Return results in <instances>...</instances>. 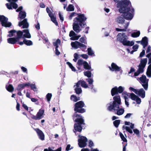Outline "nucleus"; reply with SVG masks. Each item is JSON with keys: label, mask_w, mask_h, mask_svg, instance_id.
Instances as JSON below:
<instances>
[{"label": "nucleus", "mask_w": 151, "mask_h": 151, "mask_svg": "<svg viewBox=\"0 0 151 151\" xmlns=\"http://www.w3.org/2000/svg\"><path fill=\"white\" fill-rule=\"evenodd\" d=\"M119 8V11L123 14V16L127 19L131 20L133 17L134 10L132 7L130 1L129 0H124L117 4Z\"/></svg>", "instance_id": "1"}, {"label": "nucleus", "mask_w": 151, "mask_h": 151, "mask_svg": "<svg viewBox=\"0 0 151 151\" xmlns=\"http://www.w3.org/2000/svg\"><path fill=\"white\" fill-rule=\"evenodd\" d=\"M86 19V18L84 14H78V16L74 19L73 29L76 32L78 33L81 30L79 25L82 28L84 27Z\"/></svg>", "instance_id": "2"}, {"label": "nucleus", "mask_w": 151, "mask_h": 151, "mask_svg": "<svg viewBox=\"0 0 151 151\" xmlns=\"http://www.w3.org/2000/svg\"><path fill=\"white\" fill-rule=\"evenodd\" d=\"M114 101L107 105L108 109L110 111L112 110L115 111L119 108V105L121 104V100L120 96L116 95L113 97Z\"/></svg>", "instance_id": "3"}, {"label": "nucleus", "mask_w": 151, "mask_h": 151, "mask_svg": "<svg viewBox=\"0 0 151 151\" xmlns=\"http://www.w3.org/2000/svg\"><path fill=\"white\" fill-rule=\"evenodd\" d=\"M127 36L124 33H120L117 36V40L121 42L124 45L132 46L133 45L134 42L133 41H130L127 40Z\"/></svg>", "instance_id": "4"}, {"label": "nucleus", "mask_w": 151, "mask_h": 151, "mask_svg": "<svg viewBox=\"0 0 151 151\" xmlns=\"http://www.w3.org/2000/svg\"><path fill=\"white\" fill-rule=\"evenodd\" d=\"M73 116L77 118L75 120V122L78 123V124H75L74 126L75 130L76 131L80 132L82 129V128L80 124H83L84 120L81 118L80 115H78L75 113L74 114Z\"/></svg>", "instance_id": "5"}, {"label": "nucleus", "mask_w": 151, "mask_h": 151, "mask_svg": "<svg viewBox=\"0 0 151 151\" xmlns=\"http://www.w3.org/2000/svg\"><path fill=\"white\" fill-rule=\"evenodd\" d=\"M147 62V58L142 59L140 60V63L139 65V68L138 70L134 73L135 76H138L140 73L143 72L144 68L145 67Z\"/></svg>", "instance_id": "6"}, {"label": "nucleus", "mask_w": 151, "mask_h": 151, "mask_svg": "<svg viewBox=\"0 0 151 151\" xmlns=\"http://www.w3.org/2000/svg\"><path fill=\"white\" fill-rule=\"evenodd\" d=\"M84 104L82 101H80L76 103L74 111H76V112L80 113H83L85 111L84 109L81 108L83 107Z\"/></svg>", "instance_id": "7"}, {"label": "nucleus", "mask_w": 151, "mask_h": 151, "mask_svg": "<svg viewBox=\"0 0 151 151\" xmlns=\"http://www.w3.org/2000/svg\"><path fill=\"white\" fill-rule=\"evenodd\" d=\"M79 138L78 139V144L81 148L84 147L86 145V142L87 141V138L84 136H78Z\"/></svg>", "instance_id": "8"}, {"label": "nucleus", "mask_w": 151, "mask_h": 151, "mask_svg": "<svg viewBox=\"0 0 151 151\" xmlns=\"http://www.w3.org/2000/svg\"><path fill=\"white\" fill-rule=\"evenodd\" d=\"M124 89V87L122 86H119L118 88L116 86L111 89V94L112 96H113L117 94L118 93H121L123 91Z\"/></svg>", "instance_id": "9"}, {"label": "nucleus", "mask_w": 151, "mask_h": 151, "mask_svg": "<svg viewBox=\"0 0 151 151\" xmlns=\"http://www.w3.org/2000/svg\"><path fill=\"white\" fill-rule=\"evenodd\" d=\"M129 89L137 95H139L142 98H144L145 97V92L143 89L141 88L138 90L132 87H129Z\"/></svg>", "instance_id": "10"}, {"label": "nucleus", "mask_w": 151, "mask_h": 151, "mask_svg": "<svg viewBox=\"0 0 151 151\" xmlns=\"http://www.w3.org/2000/svg\"><path fill=\"white\" fill-rule=\"evenodd\" d=\"M139 79L142 86L145 90H147L148 87V80L147 79L146 76L144 75L140 77Z\"/></svg>", "instance_id": "11"}, {"label": "nucleus", "mask_w": 151, "mask_h": 151, "mask_svg": "<svg viewBox=\"0 0 151 151\" xmlns=\"http://www.w3.org/2000/svg\"><path fill=\"white\" fill-rule=\"evenodd\" d=\"M46 11L47 13L48 14L49 17H50L51 21L53 22L56 25H58V23L56 19V18L54 14L53 13V10L52 9H50L48 7L46 8Z\"/></svg>", "instance_id": "12"}, {"label": "nucleus", "mask_w": 151, "mask_h": 151, "mask_svg": "<svg viewBox=\"0 0 151 151\" xmlns=\"http://www.w3.org/2000/svg\"><path fill=\"white\" fill-rule=\"evenodd\" d=\"M72 47L75 49H77L78 48H82L83 50H85L86 48V46L83 44L81 43L78 41H75L72 42L71 44Z\"/></svg>", "instance_id": "13"}, {"label": "nucleus", "mask_w": 151, "mask_h": 151, "mask_svg": "<svg viewBox=\"0 0 151 151\" xmlns=\"http://www.w3.org/2000/svg\"><path fill=\"white\" fill-rule=\"evenodd\" d=\"M8 19L4 16H0V21L2 26L9 27L11 25V23L8 22Z\"/></svg>", "instance_id": "14"}, {"label": "nucleus", "mask_w": 151, "mask_h": 151, "mask_svg": "<svg viewBox=\"0 0 151 151\" xmlns=\"http://www.w3.org/2000/svg\"><path fill=\"white\" fill-rule=\"evenodd\" d=\"M10 3H7L6 6L7 8L9 9H12L13 8L16 9L18 7L17 5L15 3L17 0H7Z\"/></svg>", "instance_id": "15"}, {"label": "nucleus", "mask_w": 151, "mask_h": 151, "mask_svg": "<svg viewBox=\"0 0 151 151\" xmlns=\"http://www.w3.org/2000/svg\"><path fill=\"white\" fill-rule=\"evenodd\" d=\"M44 112L43 109H40L37 112L36 116H33L31 118L35 120H39L41 119L43 117V115Z\"/></svg>", "instance_id": "16"}, {"label": "nucleus", "mask_w": 151, "mask_h": 151, "mask_svg": "<svg viewBox=\"0 0 151 151\" xmlns=\"http://www.w3.org/2000/svg\"><path fill=\"white\" fill-rule=\"evenodd\" d=\"M131 99L135 101L138 104H139L141 102V99L137 96L132 93L130 94Z\"/></svg>", "instance_id": "17"}, {"label": "nucleus", "mask_w": 151, "mask_h": 151, "mask_svg": "<svg viewBox=\"0 0 151 151\" xmlns=\"http://www.w3.org/2000/svg\"><path fill=\"white\" fill-rule=\"evenodd\" d=\"M18 25L20 27L22 25L23 29L27 28L29 27V24L27 21V19H24L22 21L19 22Z\"/></svg>", "instance_id": "18"}, {"label": "nucleus", "mask_w": 151, "mask_h": 151, "mask_svg": "<svg viewBox=\"0 0 151 151\" xmlns=\"http://www.w3.org/2000/svg\"><path fill=\"white\" fill-rule=\"evenodd\" d=\"M123 15H122L121 16H119L117 17L116 19V21L119 24L123 25H125V23L127 22H126L124 18L123 17Z\"/></svg>", "instance_id": "19"}, {"label": "nucleus", "mask_w": 151, "mask_h": 151, "mask_svg": "<svg viewBox=\"0 0 151 151\" xmlns=\"http://www.w3.org/2000/svg\"><path fill=\"white\" fill-rule=\"evenodd\" d=\"M35 130L39 138L42 140L45 139V135L39 129H35Z\"/></svg>", "instance_id": "20"}, {"label": "nucleus", "mask_w": 151, "mask_h": 151, "mask_svg": "<svg viewBox=\"0 0 151 151\" xmlns=\"http://www.w3.org/2000/svg\"><path fill=\"white\" fill-rule=\"evenodd\" d=\"M81 84V86L85 88H88V85L86 82L83 81H79L77 83H76V86L77 87H78Z\"/></svg>", "instance_id": "21"}, {"label": "nucleus", "mask_w": 151, "mask_h": 151, "mask_svg": "<svg viewBox=\"0 0 151 151\" xmlns=\"http://www.w3.org/2000/svg\"><path fill=\"white\" fill-rule=\"evenodd\" d=\"M111 70L114 71H119L121 68L118 66L116 64L114 63H112L111 64V67H109Z\"/></svg>", "instance_id": "22"}, {"label": "nucleus", "mask_w": 151, "mask_h": 151, "mask_svg": "<svg viewBox=\"0 0 151 151\" xmlns=\"http://www.w3.org/2000/svg\"><path fill=\"white\" fill-rule=\"evenodd\" d=\"M129 25V22H128L126 23H125V25H123L124 27V29H119L116 28V30L117 31H121V32H125L127 31V29Z\"/></svg>", "instance_id": "23"}, {"label": "nucleus", "mask_w": 151, "mask_h": 151, "mask_svg": "<svg viewBox=\"0 0 151 151\" xmlns=\"http://www.w3.org/2000/svg\"><path fill=\"white\" fill-rule=\"evenodd\" d=\"M148 39L147 37H145L143 38L141 41V44L143 46V47L145 48L147 45Z\"/></svg>", "instance_id": "24"}, {"label": "nucleus", "mask_w": 151, "mask_h": 151, "mask_svg": "<svg viewBox=\"0 0 151 151\" xmlns=\"http://www.w3.org/2000/svg\"><path fill=\"white\" fill-rule=\"evenodd\" d=\"M29 83H22L19 85L17 87V90L19 91L23 89L24 87L27 86H28L29 85Z\"/></svg>", "instance_id": "25"}, {"label": "nucleus", "mask_w": 151, "mask_h": 151, "mask_svg": "<svg viewBox=\"0 0 151 151\" xmlns=\"http://www.w3.org/2000/svg\"><path fill=\"white\" fill-rule=\"evenodd\" d=\"M16 38H10L7 39L8 42L12 44H15L17 41Z\"/></svg>", "instance_id": "26"}, {"label": "nucleus", "mask_w": 151, "mask_h": 151, "mask_svg": "<svg viewBox=\"0 0 151 151\" xmlns=\"http://www.w3.org/2000/svg\"><path fill=\"white\" fill-rule=\"evenodd\" d=\"M23 32L24 33V37L28 38H30L31 37V35L28 29H24L23 30Z\"/></svg>", "instance_id": "27"}, {"label": "nucleus", "mask_w": 151, "mask_h": 151, "mask_svg": "<svg viewBox=\"0 0 151 151\" xmlns=\"http://www.w3.org/2000/svg\"><path fill=\"white\" fill-rule=\"evenodd\" d=\"M23 32L20 31H15L16 36H17L16 38L18 40L21 38Z\"/></svg>", "instance_id": "28"}, {"label": "nucleus", "mask_w": 151, "mask_h": 151, "mask_svg": "<svg viewBox=\"0 0 151 151\" xmlns=\"http://www.w3.org/2000/svg\"><path fill=\"white\" fill-rule=\"evenodd\" d=\"M6 90L10 92H13L14 90V88L11 84H9V85H6Z\"/></svg>", "instance_id": "29"}, {"label": "nucleus", "mask_w": 151, "mask_h": 151, "mask_svg": "<svg viewBox=\"0 0 151 151\" xmlns=\"http://www.w3.org/2000/svg\"><path fill=\"white\" fill-rule=\"evenodd\" d=\"M114 111H117L116 114L118 115H122L124 113V109L121 108L119 109V108L116 110Z\"/></svg>", "instance_id": "30"}, {"label": "nucleus", "mask_w": 151, "mask_h": 151, "mask_svg": "<svg viewBox=\"0 0 151 151\" xmlns=\"http://www.w3.org/2000/svg\"><path fill=\"white\" fill-rule=\"evenodd\" d=\"M26 17V13L24 12L21 11L19 13V18L21 19H22Z\"/></svg>", "instance_id": "31"}, {"label": "nucleus", "mask_w": 151, "mask_h": 151, "mask_svg": "<svg viewBox=\"0 0 151 151\" xmlns=\"http://www.w3.org/2000/svg\"><path fill=\"white\" fill-rule=\"evenodd\" d=\"M125 95V96H124V97L125 99V103L126 105H127V106L128 107L129 105V102L128 101H127V100L128 99V98L127 97V96H128V93L127 92H124L122 93L123 95Z\"/></svg>", "instance_id": "32"}, {"label": "nucleus", "mask_w": 151, "mask_h": 151, "mask_svg": "<svg viewBox=\"0 0 151 151\" xmlns=\"http://www.w3.org/2000/svg\"><path fill=\"white\" fill-rule=\"evenodd\" d=\"M147 75L149 78H150L151 76V65H149L148 67Z\"/></svg>", "instance_id": "33"}, {"label": "nucleus", "mask_w": 151, "mask_h": 151, "mask_svg": "<svg viewBox=\"0 0 151 151\" xmlns=\"http://www.w3.org/2000/svg\"><path fill=\"white\" fill-rule=\"evenodd\" d=\"M86 81L90 85V88L92 89L93 88V85H92L93 82V80L91 78H88L86 79Z\"/></svg>", "instance_id": "34"}, {"label": "nucleus", "mask_w": 151, "mask_h": 151, "mask_svg": "<svg viewBox=\"0 0 151 151\" xmlns=\"http://www.w3.org/2000/svg\"><path fill=\"white\" fill-rule=\"evenodd\" d=\"M9 34L7 36L9 37H11L13 36H16L15 30H12L9 32Z\"/></svg>", "instance_id": "35"}, {"label": "nucleus", "mask_w": 151, "mask_h": 151, "mask_svg": "<svg viewBox=\"0 0 151 151\" xmlns=\"http://www.w3.org/2000/svg\"><path fill=\"white\" fill-rule=\"evenodd\" d=\"M140 35L139 31H138L136 32H134L131 34V36L133 37H138Z\"/></svg>", "instance_id": "36"}, {"label": "nucleus", "mask_w": 151, "mask_h": 151, "mask_svg": "<svg viewBox=\"0 0 151 151\" xmlns=\"http://www.w3.org/2000/svg\"><path fill=\"white\" fill-rule=\"evenodd\" d=\"M61 151V147H60L58 148L57 149L54 150L51 149L50 147H49L48 148V149H45L44 150V151Z\"/></svg>", "instance_id": "37"}, {"label": "nucleus", "mask_w": 151, "mask_h": 151, "mask_svg": "<svg viewBox=\"0 0 151 151\" xmlns=\"http://www.w3.org/2000/svg\"><path fill=\"white\" fill-rule=\"evenodd\" d=\"M60 41L59 39H57L56 41L53 43L54 45L56 47V48H58L59 45L60 44Z\"/></svg>", "instance_id": "38"}, {"label": "nucleus", "mask_w": 151, "mask_h": 151, "mask_svg": "<svg viewBox=\"0 0 151 151\" xmlns=\"http://www.w3.org/2000/svg\"><path fill=\"white\" fill-rule=\"evenodd\" d=\"M66 10L68 11H74V6L72 5H69L68 7L66 9Z\"/></svg>", "instance_id": "39"}, {"label": "nucleus", "mask_w": 151, "mask_h": 151, "mask_svg": "<svg viewBox=\"0 0 151 151\" xmlns=\"http://www.w3.org/2000/svg\"><path fill=\"white\" fill-rule=\"evenodd\" d=\"M71 99L74 102H76L80 100L79 98H78L76 96L74 95L71 96L70 97Z\"/></svg>", "instance_id": "40"}, {"label": "nucleus", "mask_w": 151, "mask_h": 151, "mask_svg": "<svg viewBox=\"0 0 151 151\" xmlns=\"http://www.w3.org/2000/svg\"><path fill=\"white\" fill-rule=\"evenodd\" d=\"M23 42L24 44L27 45H32V42L30 40H24Z\"/></svg>", "instance_id": "41"}, {"label": "nucleus", "mask_w": 151, "mask_h": 151, "mask_svg": "<svg viewBox=\"0 0 151 151\" xmlns=\"http://www.w3.org/2000/svg\"><path fill=\"white\" fill-rule=\"evenodd\" d=\"M67 64L68 65L69 67L73 71L75 72L76 71V69L75 67L73 66L70 63L67 62Z\"/></svg>", "instance_id": "42"}, {"label": "nucleus", "mask_w": 151, "mask_h": 151, "mask_svg": "<svg viewBox=\"0 0 151 151\" xmlns=\"http://www.w3.org/2000/svg\"><path fill=\"white\" fill-rule=\"evenodd\" d=\"M85 61H83L81 59H79L78 60L77 63V65L79 66H81L82 65H84V63Z\"/></svg>", "instance_id": "43"}, {"label": "nucleus", "mask_w": 151, "mask_h": 151, "mask_svg": "<svg viewBox=\"0 0 151 151\" xmlns=\"http://www.w3.org/2000/svg\"><path fill=\"white\" fill-rule=\"evenodd\" d=\"M88 53L89 55H92L94 54V52L91 47L88 48Z\"/></svg>", "instance_id": "44"}, {"label": "nucleus", "mask_w": 151, "mask_h": 151, "mask_svg": "<svg viewBox=\"0 0 151 151\" xmlns=\"http://www.w3.org/2000/svg\"><path fill=\"white\" fill-rule=\"evenodd\" d=\"M83 66L84 68L87 69L89 70L91 68V66H89L88 63L86 61L84 63Z\"/></svg>", "instance_id": "45"}, {"label": "nucleus", "mask_w": 151, "mask_h": 151, "mask_svg": "<svg viewBox=\"0 0 151 151\" xmlns=\"http://www.w3.org/2000/svg\"><path fill=\"white\" fill-rule=\"evenodd\" d=\"M123 128L124 129H125L126 130L130 133L132 134L133 133L132 130L130 129L129 127L128 126H126L125 127L123 126Z\"/></svg>", "instance_id": "46"}, {"label": "nucleus", "mask_w": 151, "mask_h": 151, "mask_svg": "<svg viewBox=\"0 0 151 151\" xmlns=\"http://www.w3.org/2000/svg\"><path fill=\"white\" fill-rule=\"evenodd\" d=\"M84 74L85 76H87L88 78H90L91 77V72L89 71L84 72Z\"/></svg>", "instance_id": "47"}, {"label": "nucleus", "mask_w": 151, "mask_h": 151, "mask_svg": "<svg viewBox=\"0 0 151 151\" xmlns=\"http://www.w3.org/2000/svg\"><path fill=\"white\" fill-rule=\"evenodd\" d=\"M75 90L76 93L79 94L82 92V90L81 88H78L77 87L76 88H75Z\"/></svg>", "instance_id": "48"}, {"label": "nucleus", "mask_w": 151, "mask_h": 151, "mask_svg": "<svg viewBox=\"0 0 151 151\" xmlns=\"http://www.w3.org/2000/svg\"><path fill=\"white\" fill-rule=\"evenodd\" d=\"M81 35L77 36V35H75L74 37H71L70 38V40H78V39L79 38V37H81Z\"/></svg>", "instance_id": "49"}, {"label": "nucleus", "mask_w": 151, "mask_h": 151, "mask_svg": "<svg viewBox=\"0 0 151 151\" xmlns=\"http://www.w3.org/2000/svg\"><path fill=\"white\" fill-rule=\"evenodd\" d=\"M120 122V121L119 120H117L114 122L113 123L115 126L117 127L118 126Z\"/></svg>", "instance_id": "50"}, {"label": "nucleus", "mask_w": 151, "mask_h": 151, "mask_svg": "<svg viewBox=\"0 0 151 151\" xmlns=\"http://www.w3.org/2000/svg\"><path fill=\"white\" fill-rule=\"evenodd\" d=\"M52 97V94L50 93H48L46 95V98L48 101H50Z\"/></svg>", "instance_id": "51"}, {"label": "nucleus", "mask_w": 151, "mask_h": 151, "mask_svg": "<svg viewBox=\"0 0 151 151\" xmlns=\"http://www.w3.org/2000/svg\"><path fill=\"white\" fill-rule=\"evenodd\" d=\"M120 136L122 139V140L124 142H127V140L124 137L123 134L121 133H119Z\"/></svg>", "instance_id": "52"}, {"label": "nucleus", "mask_w": 151, "mask_h": 151, "mask_svg": "<svg viewBox=\"0 0 151 151\" xmlns=\"http://www.w3.org/2000/svg\"><path fill=\"white\" fill-rule=\"evenodd\" d=\"M134 133L137 136H139L140 135L139 131L137 129H134L133 130Z\"/></svg>", "instance_id": "53"}, {"label": "nucleus", "mask_w": 151, "mask_h": 151, "mask_svg": "<svg viewBox=\"0 0 151 151\" xmlns=\"http://www.w3.org/2000/svg\"><path fill=\"white\" fill-rule=\"evenodd\" d=\"M80 41L82 43L86 44L87 42L86 39L83 37H81L80 39Z\"/></svg>", "instance_id": "54"}, {"label": "nucleus", "mask_w": 151, "mask_h": 151, "mask_svg": "<svg viewBox=\"0 0 151 151\" xmlns=\"http://www.w3.org/2000/svg\"><path fill=\"white\" fill-rule=\"evenodd\" d=\"M146 56L149 58V65H151V53L147 54Z\"/></svg>", "instance_id": "55"}, {"label": "nucleus", "mask_w": 151, "mask_h": 151, "mask_svg": "<svg viewBox=\"0 0 151 151\" xmlns=\"http://www.w3.org/2000/svg\"><path fill=\"white\" fill-rule=\"evenodd\" d=\"M75 35H76L75 32L73 31H71L69 33V36L70 37H74Z\"/></svg>", "instance_id": "56"}, {"label": "nucleus", "mask_w": 151, "mask_h": 151, "mask_svg": "<svg viewBox=\"0 0 151 151\" xmlns=\"http://www.w3.org/2000/svg\"><path fill=\"white\" fill-rule=\"evenodd\" d=\"M139 47V46L137 45H135L132 47V49L135 51H137Z\"/></svg>", "instance_id": "57"}, {"label": "nucleus", "mask_w": 151, "mask_h": 151, "mask_svg": "<svg viewBox=\"0 0 151 151\" xmlns=\"http://www.w3.org/2000/svg\"><path fill=\"white\" fill-rule=\"evenodd\" d=\"M81 57L85 59H87L88 58V56L86 54H82L80 55Z\"/></svg>", "instance_id": "58"}, {"label": "nucleus", "mask_w": 151, "mask_h": 151, "mask_svg": "<svg viewBox=\"0 0 151 151\" xmlns=\"http://www.w3.org/2000/svg\"><path fill=\"white\" fill-rule=\"evenodd\" d=\"M145 54V50H143L140 53L139 57H142Z\"/></svg>", "instance_id": "59"}, {"label": "nucleus", "mask_w": 151, "mask_h": 151, "mask_svg": "<svg viewBox=\"0 0 151 151\" xmlns=\"http://www.w3.org/2000/svg\"><path fill=\"white\" fill-rule=\"evenodd\" d=\"M70 145H68L66 148V150L67 151H68L69 150H70L72 148H70Z\"/></svg>", "instance_id": "60"}, {"label": "nucleus", "mask_w": 151, "mask_h": 151, "mask_svg": "<svg viewBox=\"0 0 151 151\" xmlns=\"http://www.w3.org/2000/svg\"><path fill=\"white\" fill-rule=\"evenodd\" d=\"M75 13L74 12H73L70 15L69 17V19L70 20H71L72 19V17L74 16L75 14Z\"/></svg>", "instance_id": "61"}, {"label": "nucleus", "mask_w": 151, "mask_h": 151, "mask_svg": "<svg viewBox=\"0 0 151 151\" xmlns=\"http://www.w3.org/2000/svg\"><path fill=\"white\" fill-rule=\"evenodd\" d=\"M89 146L90 147L93 146V143L92 141L91 140L89 141Z\"/></svg>", "instance_id": "62"}, {"label": "nucleus", "mask_w": 151, "mask_h": 151, "mask_svg": "<svg viewBox=\"0 0 151 151\" xmlns=\"http://www.w3.org/2000/svg\"><path fill=\"white\" fill-rule=\"evenodd\" d=\"M59 16L60 20H61L62 21H63L64 20V18L63 16L60 13L59 14Z\"/></svg>", "instance_id": "63"}, {"label": "nucleus", "mask_w": 151, "mask_h": 151, "mask_svg": "<svg viewBox=\"0 0 151 151\" xmlns=\"http://www.w3.org/2000/svg\"><path fill=\"white\" fill-rule=\"evenodd\" d=\"M132 115V114L130 113L127 114L125 116V118H129Z\"/></svg>", "instance_id": "64"}]
</instances>
